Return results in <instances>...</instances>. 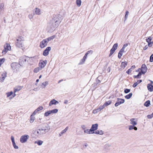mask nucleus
I'll return each instance as SVG.
<instances>
[{"label":"nucleus","instance_id":"nucleus-62","mask_svg":"<svg viewBox=\"0 0 153 153\" xmlns=\"http://www.w3.org/2000/svg\"><path fill=\"white\" fill-rule=\"evenodd\" d=\"M135 68V65H133L131 67V68L130 69H131V70H132L134 69Z\"/></svg>","mask_w":153,"mask_h":153},{"label":"nucleus","instance_id":"nucleus-56","mask_svg":"<svg viewBox=\"0 0 153 153\" xmlns=\"http://www.w3.org/2000/svg\"><path fill=\"white\" fill-rule=\"evenodd\" d=\"M98 112H99V111L97 110V109H94L93 111V113L94 114H96Z\"/></svg>","mask_w":153,"mask_h":153},{"label":"nucleus","instance_id":"nucleus-49","mask_svg":"<svg viewBox=\"0 0 153 153\" xmlns=\"http://www.w3.org/2000/svg\"><path fill=\"white\" fill-rule=\"evenodd\" d=\"M147 117L148 119H151L152 117H153L152 113L151 114H149L147 115Z\"/></svg>","mask_w":153,"mask_h":153},{"label":"nucleus","instance_id":"nucleus-1","mask_svg":"<svg viewBox=\"0 0 153 153\" xmlns=\"http://www.w3.org/2000/svg\"><path fill=\"white\" fill-rule=\"evenodd\" d=\"M61 22V18L58 15H56L51 20L49 24V27L50 28V32L53 31L55 28L57 27L59 25Z\"/></svg>","mask_w":153,"mask_h":153},{"label":"nucleus","instance_id":"nucleus-52","mask_svg":"<svg viewBox=\"0 0 153 153\" xmlns=\"http://www.w3.org/2000/svg\"><path fill=\"white\" fill-rule=\"evenodd\" d=\"M7 74V72H6L3 73L1 74L2 77L3 76L6 77Z\"/></svg>","mask_w":153,"mask_h":153},{"label":"nucleus","instance_id":"nucleus-54","mask_svg":"<svg viewBox=\"0 0 153 153\" xmlns=\"http://www.w3.org/2000/svg\"><path fill=\"white\" fill-rule=\"evenodd\" d=\"M132 71V70H131L130 69H128V70H127L126 72V73L127 74H129Z\"/></svg>","mask_w":153,"mask_h":153},{"label":"nucleus","instance_id":"nucleus-28","mask_svg":"<svg viewBox=\"0 0 153 153\" xmlns=\"http://www.w3.org/2000/svg\"><path fill=\"white\" fill-rule=\"evenodd\" d=\"M112 101L111 100H109L107 102H106L103 105L105 107V106H108L110 105Z\"/></svg>","mask_w":153,"mask_h":153},{"label":"nucleus","instance_id":"nucleus-13","mask_svg":"<svg viewBox=\"0 0 153 153\" xmlns=\"http://www.w3.org/2000/svg\"><path fill=\"white\" fill-rule=\"evenodd\" d=\"M51 49V48L50 47H47L43 51V55L45 56L48 55Z\"/></svg>","mask_w":153,"mask_h":153},{"label":"nucleus","instance_id":"nucleus-34","mask_svg":"<svg viewBox=\"0 0 153 153\" xmlns=\"http://www.w3.org/2000/svg\"><path fill=\"white\" fill-rule=\"evenodd\" d=\"M39 67H37L35 68L33 70L34 73H37L39 71L41 70Z\"/></svg>","mask_w":153,"mask_h":153},{"label":"nucleus","instance_id":"nucleus-64","mask_svg":"<svg viewBox=\"0 0 153 153\" xmlns=\"http://www.w3.org/2000/svg\"><path fill=\"white\" fill-rule=\"evenodd\" d=\"M81 128L85 130V125H82L81 126Z\"/></svg>","mask_w":153,"mask_h":153},{"label":"nucleus","instance_id":"nucleus-47","mask_svg":"<svg viewBox=\"0 0 153 153\" xmlns=\"http://www.w3.org/2000/svg\"><path fill=\"white\" fill-rule=\"evenodd\" d=\"M4 7V4L3 3H1L0 4V9L1 10L3 9Z\"/></svg>","mask_w":153,"mask_h":153},{"label":"nucleus","instance_id":"nucleus-36","mask_svg":"<svg viewBox=\"0 0 153 153\" xmlns=\"http://www.w3.org/2000/svg\"><path fill=\"white\" fill-rule=\"evenodd\" d=\"M50 114H51L50 112V111H48L45 113L44 116L47 117Z\"/></svg>","mask_w":153,"mask_h":153},{"label":"nucleus","instance_id":"nucleus-46","mask_svg":"<svg viewBox=\"0 0 153 153\" xmlns=\"http://www.w3.org/2000/svg\"><path fill=\"white\" fill-rule=\"evenodd\" d=\"M48 82L47 81L44 82L42 83V84L44 86V88H45V87L48 84Z\"/></svg>","mask_w":153,"mask_h":153},{"label":"nucleus","instance_id":"nucleus-22","mask_svg":"<svg viewBox=\"0 0 153 153\" xmlns=\"http://www.w3.org/2000/svg\"><path fill=\"white\" fill-rule=\"evenodd\" d=\"M150 105V101L149 100H147L144 104V106L147 107L149 106Z\"/></svg>","mask_w":153,"mask_h":153},{"label":"nucleus","instance_id":"nucleus-4","mask_svg":"<svg viewBox=\"0 0 153 153\" xmlns=\"http://www.w3.org/2000/svg\"><path fill=\"white\" fill-rule=\"evenodd\" d=\"M93 51L92 50H90L87 51L85 53L83 58L81 60L79 63V65H81L83 64L87 58V56L91 55L93 53Z\"/></svg>","mask_w":153,"mask_h":153},{"label":"nucleus","instance_id":"nucleus-24","mask_svg":"<svg viewBox=\"0 0 153 153\" xmlns=\"http://www.w3.org/2000/svg\"><path fill=\"white\" fill-rule=\"evenodd\" d=\"M68 128V127L67 126L65 129L62 131L59 134V136H61L63 134L65 133L67 131Z\"/></svg>","mask_w":153,"mask_h":153},{"label":"nucleus","instance_id":"nucleus-37","mask_svg":"<svg viewBox=\"0 0 153 153\" xmlns=\"http://www.w3.org/2000/svg\"><path fill=\"white\" fill-rule=\"evenodd\" d=\"M5 59L4 58L0 59V66L4 62Z\"/></svg>","mask_w":153,"mask_h":153},{"label":"nucleus","instance_id":"nucleus-8","mask_svg":"<svg viewBox=\"0 0 153 153\" xmlns=\"http://www.w3.org/2000/svg\"><path fill=\"white\" fill-rule=\"evenodd\" d=\"M48 43L46 39H44L40 42L39 47L42 48H44L47 46Z\"/></svg>","mask_w":153,"mask_h":153},{"label":"nucleus","instance_id":"nucleus-58","mask_svg":"<svg viewBox=\"0 0 153 153\" xmlns=\"http://www.w3.org/2000/svg\"><path fill=\"white\" fill-rule=\"evenodd\" d=\"M128 44H127V43L124 44L123 45V46L122 48H123L125 49V48H126V47L127 46H128Z\"/></svg>","mask_w":153,"mask_h":153},{"label":"nucleus","instance_id":"nucleus-44","mask_svg":"<svg viewBox=\"0 0 153 153\" xmlns=\"http://www.w3.org/2000/svg\"><path fill=\"white\" fill-rule=\"evenodd\" d=\"M149 61L151 62H153V53L150 56Z\"/></svg>","mask_w":153,"mask_h":153},{"label":"nucleus","instance_id":"nucleus-12","mask_svg":"<svg viewBox=\"0 0 153 153\" xmlns=\"http://www.w3.org/2000/svg\"><path fill=\"white\" fill-rule=\"evenodd\" d=\"M29 137L28 135H25L22 136L20 138V141L23 143L25 142Z\"/></svg>","mask_w":153,"mask_h":153},{"label":"nucleus","instance_id":"nucleus-29","mask_svg":"<svg viewBox=\"0 0 153 153\" xmlns=\"http://www.w3.org/2000/svg\"><path fill=\"white\" fill-rule=\"evenodd\" d=\"M50 111L51 114H56L58 112V110L57 109L55 108Z\"/></svg>","mask_w":153,"mask_h":153},{"label":"nucleus","instance_id":"nucleus-61","mask_svg":"<svg viewBox=\"0 0 153 153\" xmlns=\"http://www.w3.org/2000/svg\"><path fill=\"white\" fill-rule=\"evenodd\" d=\"M148 46L149 47H151L152 46V44H151V42H148Z\"/></svg>","mask_w":153,"mask_h":153},{"label":"nucleus","instance_id":"nucleus-16","mask_svg":"<svg viewBox=\"0 0 153 153\" xmlns=\"http://www.w3.org/2000/svg\"><path fill=\"white\" fill-rule=\"evenodd\" d=\"M36 131L39 138L41 137L42 135L45 134L43 132V131H42L40 128H39V129L36 130Z\"/></svg>","mask_w":153,"mask_h":153},{"label":"nucleus","instance_id":"nucleus-39","mask_svg":"<svg viewBox=\"0 0 153 153\" xmlns=\"http://www.w3.org/2000/svg\"><path fill=\"white\" fill-rule=\"evenodd\" d=\"M130 91V89L128 88H125L124 90V92L125 94H127L129 93Z\"/></svg>","mask_w":153,"mask_h":153},{"label":"nucleus","instance_id":"nucleus-35","mask_svg":"<svg viewBox=\"0 0 153 153\" xmlns=\"http://www.w3.org/2000/svg\"><path fill=\"white\" fill-rule=\"evenodd\" d=\"M104 108L103 105H100L98 108H97V110L99 112L102 109Z\"/></svg>","mask_w":153,"mask_h":153},{"label":"nucleus","instance_id":"nucleus-42","mask_svg":"<svg viewBox=\"0 0 153 153\" xmlns=\"http://www.w3.org/2000/svg\"><path fill=\"white\" fill-rule=\"evenodd\" d=\"M13 94V92L12 91H10L7 93V97H8L11 95Z\"/></svg>","mask_w":153,"mask_h":153},{"label":"nucleus","instance_id":"nucleus-10","mask_svg":"<svg viewBox=\"0 0 153 153\" xmlns=\"http://www.w3.org/2000/svg\"><path fill=\"white\" fill-rule=\"evenodd\" d=\"M101 82V81L99 80L98 79V77H97L96 79V82H94L92 85L91 86L92 88L95 90L97 88L98 85V84Z\"/></svg>","mask_w":153,"mask_h":153},{"label":"nucleus","instance_id":"nucleus-27","mask_svg":"<svg viewBox=\"0 0 153 153\" xmlns=\"http://www.w3.org/2000/svg\"><path fill=\"white\" fill-rule=\"evenodd\" d=\"M34 116L31 114L30 116V122L31 123H33L35 117Z\"/></svg>","mask_w":153,"mask_h":153},{"label":"nucleus","instance_id":"nucleus-17","mask_svg":"<svg viewBox=\"0 0 153 153\" xmlns=\"http://www.w3.org/2000/svg\"><path fill=\"white\" fill-rule=\"evenodd\" d=\"M59 103V102L55 100L54 99H53L51 100L50 102L49 103V106H51L52 105H56L57 104Z\"/></svg>","mask_w":153,"mask_h":153},{"label":"nucleus","instance_id":"nucleus-11","mask_svg":"<svg viewBox=\"0 0 153 153\" xmlns=\"http://www.w3.org/2000/svg\"><path fill=\"white\" fill-rule=\"evenodd\" d=\"M22 66L19 63L17 62H13L11 64V66L13 69L14 70L16 68H18L19 67V66Z\"/></svg>","mask_w":153,"mask_h":153},{"label":"nucleus","instance_id":"nucleus-53","mask_svg":"<svg viewBox=\"0 0 153 153\" xmlns=\"http://www.w3.org/2000/svg\"><path fill=\"white\" fill-rule=\"evenodd\" d=\"M11 139L12 140V143H15V140H14V138L13 136H11Z\"/></svg>","mask_w":153,"mask_h":153},{"label":"nucleus","instance_id":"nucleus-45","mask_svg":"<svg viewBox=\"0 0 153 153\" xmlns=\"http://www.w3.org/2000/svg\"><path fill=\"white\" fill-rule=\"evenodd\" d=\"M13 145L14 148L15 149H18L19 148L16 145L15 143H12Z\"/></svg>","mask_w":153,"mask_h":153},{"label":"nucleus","instance_id":"nucleus-26","mask_svg":"<svg viewBox=\"0 0 153 153\" xmlns=\"http://www.w3.org/2000/svg\"><path fill=\"white\" fill-rule=\"evenodd\" d=\"M35 13L36 15H40L41 14V10L39 9L36 8H35Z\"/></svg>","mask_w":153,"mask_h":153},{"label":"nucleus","instance_id":"nucleus-50","mask_svg":"<svg viewBox=\"0 0 153 153\" xmlns=\"http://www.w3.org/2000/svg\"><path fill=\"white\" fill-rule=\"evenodd\" d=\"M134 126L133 125H130L129 126L128 128V129L129 130H131L134 129Z\"/></svg>","mask_w":153,"mask_h":153},{"label":"nucleus","instance_id":"nucleus-23","mask_svg":"<svg viewBox=\"0 0 153 153\" xmlns=\"http://www.w3.org/2000/svg\"><path fill=\"white\" fill-rule=\"evenodd\" d=\"M135 120V118H132L130 119L131 122V124H132V125L135 126L137 124V123L134 120Z\"/></svg>","mask_w":153,"mask_h":153},{"label":"nucleus","instance_id":"nucleus-38","mask_svg":"<svg viewBox=\"0 0 153 153\" xmlns=\"http://www.w3.org/2000/svg\"><path fill=\"white\" fill-rule=\"evenodd\" d=\"M43 109V107L42 106H40L36 110L38 112L40 111V110H42Z\"/></svg>","mask_w":153,"mask_h":153},{"label":"nucleus","instance_id":"nucleus-2","mask_svg":"<svg viewBox=\"0 0 153 153\" xmlns=\"http://www.w3.org/2000/svg\"><path fill=\"white\" fill-rule=\"evenodd\" d=\"M51 122L48 123H44L41 124L39 126V128L43 131L45 134L49 131L50 129V126L49 124Z\"/></svg>","mask_w":153,"mask_h":153},{"label":"nucleus","instance_id":"nucleus-6","mask_svg":"<svg viewBox=\"0 0 153 153\" xmlns=\"http://www.w3.org/2000/svg\"><path fill=\"white\" fill-rule=\"evenodd\" d=\"M47 61L46 60H40L39 64V66L41 69H42L45 67L46 65Z\"/></svg>","mask_w":153,"mask_h":153},{"label":"nucleus","instance_id":"nucleus-41","mask_svg":"<svg viewBox=\"0 0 153 153\" xmlns=\"http://www.w3.org/2000/svg\"><path fill=\"white\" fill-rule=\"evenodd\" d=\"M94 131L91 128L88 130V134H94Z\"/></svg>","mask_w":153,"mask_h":153},{"label":"nucleus","instance_id":"nucleus-55","mask_svg":"<svg viewBox=\"0 0 153 153\" xmlns=\"http://www.w3.org/2000/svg\"><path fill=\"white\" fill-rule=\"evenodd\" d=\"M138 84V83L136 82H135L133 85L132 86L133 88H135Z\"/></svg>","mask_w":153,"mask_h":153},{"label":"nucleus","instance_id":"nucleus-30","mask_svg":"<svg viewBox=\"0 0 153 153\" xmlns=\"http://www.w3.org/2000/svg\"><path fill=\"white\" fill-rule=\"evenodd\" d=\"M132 95V93H130L126 95L125 96V98L127 99H129L131 97Z\"/></svg>","mask_w":153,"mask_h":153},{"label":"nucleus","instance_id":"nucleus-43","mask_svg":"<svg viewBox=\"0 0 153 153\" xmlns=\"http://www.w3.org/2000/svg\"><path fill=\"white\" fill-rule=\"evenodd\" d=\"M152 40V37L151 36H149L148 38L146 39V41L147 42H150Z\"/></svg>","mask_w":153,"mask_h":153},{"label":"nucleus","instance_id":"nucleus-15","mask_svg":"<svg viewBox=\"0 0 153 153\" xmlns=\"http://www.w3.org/2000/svg\"><path fill=\"white\" fill-rule=\"evenodd\" d=\"M31 136L33 138H35L36 139L39 138V136L38 135L36 130H33L31 134Z\"/></svg>","mask_w":153,"mask_h":153},{"label":"nucleus","instance_id":"nucleus-63","mask_svg":"<svg viewBox=\"0 0 153 153\" xmlns=\"http://www.w3.org/2000/svg\"><path fill=\"white\" fill-rule=\"evenodd\" d=\"M124 49L123 48H122L119 51L123 53L124 52Z\"/></svg>","mask_w":153,"mask_h":153},{"label":"nucleus","instance_id":"nucleus-33","mask_svg":"<svg viewBox=\"0 0 153 153\" xmlns=\"http://www.w3.org/2000/svg\"><path fill=\"white\" fill-rule=\"evenodd\" d=\"M76 3L78 7H80L81 4V1L80 0H76Z\"/></svg>","mask_w":153,"mask_h":153},{"label":"nucleus","instance_id":"nucleus-57","mask_svg":"<svg viewBox=\"0 0 153 153\" xmlns=\"http://www.w3.org/2000/svg\"><path fill=\"white\" fill-rule=\"evenodd\" d=\"M94 134H100V131L99 130L96 131L94 132Z\"/></svg>","mask_w":153,"mask_h":153},{"label":"nucleus","instance_id":"nucleus-48","mask_svg":"<svg viewBox=\"0 0 153 153\" xmlns=\"http://www.w3.org/2000/svg\"><path fill=\"white\" fill-rule=\"evenodd\" d=\"M6 77H5L4 76H3L2 77H1L0 78V81L1 82H2L4 81V80Z\"/></svg>","mask_w":153,"mask_h":153},{"label":"nucleus","instance_id":"nucleus-18","mask_svg":"<svg viewBox=\"0 0 153 153\" xmlns=\"http://www.w3.org/2000/svg\"><path fill=\"white\" fill-rule=\"evenodd\" d=\"M98 124L97 123H96L94 124H92V125L91 128L94 131L95 130H96L98 129Z\"/></svg>","mask_w":153,"mask_h":153},{"label":"nucleus","instance_id":"nucleus-31","mask_svg":"<svg viewBox=\"0 0 153 153\" xmlns=\"http://www.w3.org/2000/svg\"><path fill=\"white\" fill-rule=\"evenodd\" d=\"M55 37V36L54 35L52 36L45 39H46L47 41L48 42L50 41H51V40L53 39Z\"/></svg>","mask_w":153,"mask_h":153},{"label":"nucleus","instance_id":"nucleus-60","mask_svg":"<svg viewBox=\"0 0 153 153\" xmlns=\"http://www.w3.org/2000/svg\"><path fill=\"white\" fill-rule=\"evenodd\" d=\"M88 146V145L86 143H85V145L84 144L83 145V148L85 149Z\"/></svg>","mask_w":153,"mask_h":153},{"label":"nucleus","instance_id":"nucleus-25","mask_svg":"<svg viewBox=\"0 0 153 153\" xmlns=\"http://www.w3.org/2000/svg\"><path fill=\"white\" fill-rule=\"evenodd\" d=\"M127 62H122L121 64V67L124 68H125L127 65Z\"/></svg>","mask_w":153,"mask_h":153},{"label":"nucleus","instance_id":"nucleus-32","mask_svg":"<svg viewBox=\"0 0 153 153\" xmlns=\"http://www.w3.org/2000/svg\"><path fill=\"white\" fill-rule=\"evenodd\" d=\"M35 143H37V144L39 146H41L42 145L43 143V141L41 140H38L36 141H35L34 142Z\"/></svg>","mask_w":153,"mask_h":153},{"label":"nucleus","instance_id":"nucleus-3","mask_svg":"<svg viewBox=\"0 0 153 153\" xmlns=\"http://www.w3.org/2000/svg\"><path fill=\"white\" fill-rule=\"evenodd\" d=\"M24 41L23 38L21 36L19 37L18 39H16V42L15 43L16 46L22 48L23 50Z\"/></svg>","mask_w":153,"mask_h":153},{"label":"nucleus","instance_id":"nucleus-51","mask_svg":"<svg viewBox=\"0 0 153 153\" xmlns=\"http://www.w3.org/2000/svg\"><path fill=\"white\" fill-rule=\"evenodd\" d=\"M21 89V87H19V88H16L14 90V92L15 93L16 91H19Z\"/></svg>","mask_w":153,"mask_h":153},{"label":"nucleus","instance_id":"nucleus-9","mask_svg":"<svg viewBox=\"0 0 153 153\" xmlns=\"http://www.w3.org/2000/svg\"><path fill=\"white\" fill-rule=\"evenodd\" d=\"M117 101L114 104L115 107L118 106L120 104L124 103L125 102V100L124 99L117 98Z\"/></svg>","mask_w":153,"mask_h":153},{"label":"nucleus","instance_id":"nucleus-7","mask_svg":"<svg viewBox=\"0 0 153 153\" xmlns=\"http://www.w3.org/2000/svg\"><path fill=\"white\" fill-rule=\"evenodd\" d=\"M28 57L25 56L23 57L20 58L19 61V63L22 65H23V64L25 63L26 62H28Z\"/></svg>","mask_w":153,"mask_h":153},{"label":"nucleus","instance_id":"nucleus-14","mask_svg":"<svg viewBox=\"0 0 153 153\" xmlns=\"http://www.w3.org/2000/svg\"><path fill=\"white\" fill-rule=\"evenodd\" d=\"M141 72H144V74L146 73L147 70V68L145 64H143L142 65L141 67Z\"/></svg>","mask_w":153,"mask_h":153},{"label":"nucleus","instance_id":"nucleus-5","mask_svg":"<svg viewBox=\"0 0 153 153\" xmlns=\"http://www.w3.org/2000/svg\"><path fill=\"white\" fill-rule=\"evenodd\" d=\"M118 46V44L116 43H115L113 45L112 48L110 51V53L109 55V56L110 57L114 52L117 49Z\"/></svg>","mask_w":153,"mask_h":153},{"label":"nucleus","instance_id":"nucleus-19","mask_svg":"<svg viewBox=\"0 0 153 153\" xmlns=\"http://www.w3.org/2000/svg\"><path fill=\"white\" fill-rule=\"evenodd\" d=\"M142 74H144V72L142 73L141 71L139 72L137 75H134L133 77L134 78H140Z\"/></svg>","mask_w":153,"mask_h":153},{"label":"nucleus","instance_id":"nucleus-21","mask_svg":"<svg viewBox=\"0 0 153 153\" xmlns=\"http://www.w3.org/2000/svg\"><path fill=\"white\" fill-rule=\"evenodd\" d=\"M147 88L148 90L150 92L153 91V85L150 84H148L147 85Z\"/></svg>","mask_w":153,"mask_h":153},{"label":"nucleus","instance_id":"nucleus-59","mask_svg":"<svg viewBox=\"0 0 153 153\" xmlns=\"http://www.w3.org/2000/svg\"><path fill=\"white\" fill-rule=\"evenodd\" d=\"M37 112H38L36 110H35L34 111V112H33L32 114L33 115L35 116L36 115V114Z\"/></svg>","mask_w":153,"mask_h":153},{"label":"nucleus","instance_id":"nucleus-20","mask_svg":"<svg viewBox=\"0 0 153 153\" xmlns=\"http://www.w3.org/2000/svg\"><path fill=\"white\" fill-rule=\"evenodd\" d=\"M11 48V47L10 46L8 47V45L7 44L6 45V47H4V49L2 51V53L3 54H5L7 53V52L8 50H10V48Z\"/></svg>","mask_w":153,"mask_h":153},{"label":"nucleus","instance_id":"nucleus-40","mask_svg":"<svg viewBox=\"0 0 153 153\" xmlns=\"http://www.w3.org/2000/svg\"><path fill=\"white\" fill-rule=\"evenodd\" d=\"M123 53L119 51L118 55V57L119 59H120L121 58V57L123 54Z\"/></svg>","mask_w":153,"mask_h":153}]
</instances>
